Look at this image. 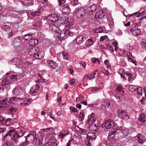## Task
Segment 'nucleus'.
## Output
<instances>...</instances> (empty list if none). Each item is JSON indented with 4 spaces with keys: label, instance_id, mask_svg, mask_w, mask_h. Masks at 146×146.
<instances>
[{
    "label": "nucleus",
    "instance_id": "nucleus-1",
    "mask_svg": "<svg viewBox=\"0 0 146 146\" xmlns=\"http://www.w3.org/2000/svg\"><path fill=\"white\" fill-rule=\"evenodd\" d=\"M73 21L70 17H68L64 21V24L65 27V29L61 30L60 32L57 33L58 35L63 36L64 35L71 36L74 33L70 31L67 29L70 28L73 25Z\"/></svg>",
    "mask_w": 146,
    "mask_h": 146
},
{
    "label": "nucleus",
    "instance_id": "nucleus-2",
    "mask_svg": "<svg viewBox=\"0 0 146 146\" xmlns=\"http://www.w3.org/2000/svg\"><path fill=\"white\" fill-rule=\"evenodd\" d=\"M24 133L21 131H16L14 129H12L9 130L5 135L4 138H5L8 136H11V141L15 143L17 142L18 139L23 137Z\"/></svg>",
    "mask_w": 146,
    "mask_h": 146
},
{
    "label": "nucleus",
    "instance_id": "nucleus-3",
    "mask_svg": "<svg viewBox=\"0 0 146 146\" xmlns=\"http://www.w3.org/2000/svg\"><path fill=\"white\" fill-rule=\"evenodd\" d=\"M34 133L29 134L28 135L25 137V141L30 145H32L33 142H35V136Z\"/></svg>",
    "mask_w": 146,
    "mask_h": 146
},
{
    "label": "nucleus",
    "instance_id": "nucleus-4",
    "mask_svg": "<svg viewBox=\"0 0 146 146\" xmlns=\"http://www.w3.org/2000/svg\"><path fill=\"white\" fill-rule=\"evenodd\" d=\"M96 136L94 133L91 132H88L87 133L86 139L85 140V142L87 141L88 143H90V142L92 141L93 140H95L96 138Z\"/></svg>",
    "mask_w": 146,
    "mask_h": 146
},
{
    "label": "nucleus",
    "instance_id": "nucleus-5",
    "mask_svg": "<svg viewBox=\"0 0 146 146\" xmlns=\"http://www.w3.org/2000/svg\"><path fill=\"white\" fill-rule=\"evenodd\" d=\"M87 38L86 35L83 34L78 36L76 40V43L79 44L82 43Z\"/></svg>",
    "mask_w": 146,
    "mask_h": 146
},
{
    "label": "nucleus",
    "instance_id": "nucleus-6",
    "mask_svg": "<svg viewBox=\"0 0 146 146\" xmlns=\"http://www.w3.org/2000/svg\"><path fill=\"white\" fill-rule=\"evenodd\" d=\"M114 122L111 119H108L105 121L104 123L105 127L107 129H110L113 127Z\"/></svg>",
    "mask_w": 146,
    "mask_h": 146
},
{
    "label": "nucleus",
    "instance_id": "nucleus-7",
    "mask_svg": "<svg viewBox=\"0 0 146 146\" xmlns=\"http://www.w3.org/2000/svg\"><path fill=\"white\" fill-rule=\"evenodd\" d=\"M23 92V90L21 87H16L13 89V94L14 95L19 96L22 94Z\"/></svg>",
    "mask_w": 146,
    "mask_h": 146
},
{
    "label": "nucleus",
    "instance_id": "nucleus-8",
    "mask_svg": "<svg viewBox=\"0 0 146 146\" xmlns=\"http://www.w3.org/2000/svg\"><path fill=\"white\" fill-rule=\"evenodd\" d=\"M110 105V103L109 101L107 100H103L101 103V108L103 110L105 111L107 108H108Z\"/></svg>",
    "mask_w": 146,
    "mask_h": 146
},
{
    "label": "nucleus",
    "instance_id": "nucleus-9",
    "mask_svg": "<svg viewBox=\"0 0 146 146\" xmlns=\"http://www.w3.org/2000/svg\"><path fill=\"white\" fill-rule=\"evenodd\" d=\"M46 18L47 20L52 22H54V23L57 22V20L58 19V17L56 15H50Z\"/></svg>",
    "mask_w": 146,
    "mask_h": 146
},
{
    "label": "nucleus",
    "instance_id": "nucleus-10",
    "mask_svg": "<svg viewBox=\"0 0 146 146\" xmlns=\"http://www.w3.org/2000/svg\"><path fill=\"white\" fill-rule=\"evenodd\" d=\"M47 65L50 68L53 69L57 68L58 65L57 64L55 61L51 60H47Z\"/></svg>",
    "mask_w": 146,
    "mask_h": 146
},
{
    "label": "nucleus",
    "instance_id": "nucleus-11",
    "mask_svg": "<svg viewBox=\"0 0 146 146\" xmlns=\"http://www.w3.org/2000/svg\"><path fill=\"white\" fill-rule=\"evenodd\" d=\"M39 51V48L37 47L32 46L28 51V53L30 55H33L35 54L37 51Z\"/></svg>",
    "mask_w": 146,
    "mask_h": 146
},
{
    "label": "nucleus",
    "instance_id": "nucleus-12",
    "mask_svg": "<svg viewBox=\"0 0 146 146\" xmlns=\"http://www.w3.org/2000/svg\"><path fill=\"white\" fill-rule=\"evenodd\" d=\"M104 16V13L102 10H98L95 15V17L96 19L102 18Z\"/></svg>",
    "mask_w": 146,
    "mask_h": 146
},
{
    "label": "nucleus",
    "instance_id": "nucleus-13",
    "mask_svg": "<svg viewBox=\"0 0 146 146\" xmlns=\"http://www.w3.org/2000/svg\"><path fill=\"white\" fill-rule=\"evenodd\" d=\"M94 114L93 113H92L91 115H89L88 117L89 119L88 120V123L90 125H92L93 126L96 127L95 124H94L95 121V119L94 117Z\"/></svg>",
    "mask_w": 146,
    "mask_h": 146
},
{
    "label": "nucleus",
    "instance_id": "nucleus-14",
    "mask_svg": "<svg viewBox=\"0 0 146 146\" xmlns=\"http://www.w3.org/2000/svg\"><path fill=\"white\" fill-rule=\"evenodd\" d=\"M130 31L131 33L134 36L139 35L141 32L140 29L136 28L131 29Z\"/></svg>",
    "mask_w": 146,
    "mask_h": 146
},
{
    "label": "nucleus",
    "instance_id": "nucleus-15",
    "mask_svg": "<svg viewBox=\"0 0 146 146\" xmlns=\"http://www.w3.org/2000/svg\"><path fill=\"white\" fill-rule=\"evenodd\" d=\"M145 115L143 114H141L140 115L138 118V121L137 122L138 125H141L144 123L145 121Z\"/></svg>",
    "mask_w": 146,
    "mask_h": 146
},
{
    "label": "nucleus",
    "instance_id": "nucleus-16",
    "mask_svg": "<svg viewBox=\"0 0 146 146\" xmlns=\"http://www.w3.org/2000/svg\"><path fill=\"white\" fill-rule=\"evenodd\" d=\"M11 119L10 118H8L5 120L4 119L0 117V125H3L4 123L6 125H9L11 124L10 121Z\"/></svg>",
    "mask_w": 146,
    "mask_h": 146
},
{
    "label": "nucleus",
    "instance_id": "nucleus-17",
    "mask_svg": "<svg viewBox=\"0 0 146 146\" xmlns=\"http://www.w3.org/2000/svg\"><path fill=\"white\" fill-rule=\"evenodd\" d=\"M74 128L76 131H78L80 134L82 135L86 134L87 132L86 130L80 127L78 125H76L75 126Z\"/></svg>",
    "mask_w": 146,
    "mask_h": 146
},
{
    "label": "nucleus",
    "instance_id": "nucleus-18",
    "mask_svg": "<svg viewBox=\"0 0 146 146\" xmlns=\"http://www.w3.org/2000/svg\"><path fill=\"white\" fill-rule=\"evenodd\" d=\"M39 86L38 84L33 86L31 89L30 92L31 93H35L37 92L39 89Z\"/></svg>",
    "mask_w": 146,
    "mask_h": 146
},
{
    "label": "nucleus",
    "instance_id": "nucleus-19",
    "mask_svg": "<svg viewBox=\"0 0 146 146\" xmlns=\"http://www.w3.org/2000/svg\"><path fill=\"white\" fill-rule=\"evenodd\" d=\"M128 130L127 129H126L123 131V132H122L123 137L127 139H131V137L130 134L128 133Z\"/></svg>",
    "mask_w": 146,
    "mask_h": 146
},
{
    "label": "nucleus",
    "instance_id": "nucleus-20",
    "mask_svg": "<svg viewBox=\"0 0 146 146\" xmlns=\"http://www.w3.org/2000/svg\"><path fill=\"white\" fill-rule=\"evenodd\" d=\"M43 140V138L42 137H38V139L36 137L35 139V142H34L36 146H39L42 144Z\"/></svg>",
    "mask_w": 146,
    "mask_h": 146
},
{
    "label": "nucleus",
    "instance_id": "nucleus-21",
    "mask_svg": "<svg viewBox=\"0 0 146 146\" xmlns=\"http://www.w3.org/2000/svg\"><path fill=\"white\" fill-rule=\"evenodd\" d=\"M13 44L15 47H19L21 45L20 39L19 37L15 38L13 41Z\"/></svg>",
    "mask_w": 146,
    "mask_h": 146
},
{
    "label": "nucleus",
    "instance_id": "nucleus-22",
    "mask_svg": "<svg viewBox=\"0 0 146 146\" xmlns=\"http://www.w3.org/2000/svg\"><path fill=\"white\" fill-rule=\"evenodd\" d=\"M137 141L141 144L145 141L144 137L141 134H138L137 136Z\"/></svg>",
    "mask_w": 146,
    "mask_h": 146
},
{
    "label": "nucleus",
    "instance_id": "nucleus-23",
    "mask_svg": "<svg viewBox=\"0 0 146 146\" xmlns=\"http://www.w3.org/2000/svg\"><path fill=\"white\" fill-rule=\"evenodd\" d=\"M49 29L52 31L56 32L59 29L54 24L50 23L49 25Z\"/></svg>",
    "mask_w": 146,
    "mask_h": 146
},
{
    "label": "nucleus",
    "instance_id": "nucleus-24",
    "mask_svg": "<svg viewBox=\"0 0 146 146\" xmlns=\"http://www.w3.org/2000/svg\"><path fill=\"white\" fill-rule=\"evenodd\" d=\"M43 52H38V51H37L34 55V57L36 59H41L43 57Z\"/></svg>",
    "mask_w": 146,
    "mask_h": 146
},
{
    "label": "nucleus",
    "instance_id": "nucleus-25",
    "mask_svg": "<svg viewBox=\"0 0 146 146\" xmlns=\"http://www.w3.org/2000/svg\"><path fill=\"white\" fill-rule=\"evenodd\" d=\"M11 63L13 65H15L17 67L20 64V61L19 59L15 58L11 60Z\"/></svg>",
    "mask_w": 146,
    "mask_h": 146
},
{
    "label": "nucleus",
    "instance_id": "nucleus-26",
    "mask_svg": "<svg viewBox=\"0 0 146 146\" xmlns=\"http://www.w3.org/2000/svg\"><path fill=\"white\" fill-rule=\"evenodd\" d=\"M29 43L30 45L33 46L38 44V40L37 39H31L29 40Z\"/></svg>",
    "mask_w": 146,
    "mask_h": 146
},
{
    "label": "nucleus",
    "instance_id": "nucleus-27",
    "mask_svg": "<svg viewBox=\"0 0 146 146\" xmlns=\"http://www.w3.org/2000/svg\"><path fill=\"white\" fill-rule=\"evenodd\" d=\"M123 86L121 85H118L116 87V90L117 92V93H121L120 94L121 95L123 94L124 93V91L123 90Z\"/></svg>",
    "mask_w": 146,
    "mask_h": 146
},
{
    "label": "nucleus",
    "instance_id": "nucleus-28",
    "mask_svg": "<svg viewBox=\"0 0 146 146\" xmlns=\"http://www.w3.org/2000/svg\"><path fill=\"white\" fill-rule=\"evenodd\" d=\"M125 114L124 111L119 110L118 111V116L120 118L123 119Z\"/></svg>",
    "mask_w": 146,
    "mask_h": 146
},
{
    "label": "nucleus",
    "instance_id": "nucleus-29",
    "mask_svg": "<svg viewBox=\"0 0 146 146\" xmlns=\"http://www.w3.org/2000/svg\"><path fill=\"white\" fill-rule=\"evenodd\" d=\"M78 11L81 14H84V17L86 13V11L85 8L83 7H80L78 10Z\"/></svg>",
    "mask_w": 146,
    "mask_h": 146
},
{
    "label": "nucleus",
    "instance_id": "nucleus-30",
    "mask_svg": "<svg viewBox=\"0 0 146 146\" xmlns=\"http://www.w3.org/2000/svg\"><path fill=\"white\" fill-rule=\"evenodd\" d=\"M10 82L8 80L4 77L2 78V84L4 86H5L7 84H9Z\"/></svg>",
    "mask_w": 146,
    "mask_h": 146
},
{
    "label": "nucleus",
    "instance_id": "nucleus-31",
    "mask_svg": "<svg viewBox=\"0 0 146 146\" xmlns=\"http://www.w3.org/2000/svg\"><path fill=\"white\" fill-rule=\"evenodd\" d=\"M94 43L92 39H89L86 41L85 44L86 46H89L92 45Z\"/></svg>",
    "mask_w": 146,
    "mask_h": 146
},
{
    "label": "nucleus",
    "instance_id": "nucleus-32",
    "mask_svg": "<svg viewBox=\"0 0 146 146\" xmlns=\"http://www.w3.org/2000/svg\"><path fill=\"white\" fill-rule=\"evenodd\" d=\"M9 99V100H8V102L9 103L12 102L13 101H19V100L21 99L20 98L15 97L11 98Z\"/></svg>",
    "mask_w": 146,
    "mask_h": 146
},
{
    "label": "nucleus",
    "instance_id": "nucleus-33",
    "mask_svg": "<svg viewBox=\"0 0 146 146\" xmlns=\"http://www.w3.org/2000/svg\"><path fill=\"white\" fill-rule=\"evenodd\" d=\"M143 12H142L141 13H139V12H135L134 13H133L132 14H129V15H128L129 17H132L133 16H136V17H139L140 16H141V15L143 14Z\"/></svg>",
    "mask_w": 146,
    "mask_h": 146
},
{
    "label": "nucleus",
    "instance_id": "nucleus-34",
    "mask_svg": "<svg viewBox=\"0 0 146 146\" xmlns=\"http://www.w3.org/2000/svg\"><path fill=\"white\" fill-rule=\"evenodd\" d=\"M63 10L66 13H69L70 12V7L67 4H66L64 5V8L63 9Z\"/></svg>",
    "mask_w": 146,
    "mask_h": 146
},
{
    "label": "nucleus",
    "instance_id": "nucleus-35",
    "mask_svg": "<svg viewBox=\"0 0 146 146\" xmlns=\"http://www.w3.org/2000/svg\"><path fill=\"white\" fill-rule=\"evenodd\" d=\"M103 29L101 27H98L94 30V32L97 33H101L103 32Z\"/></svg>",
    "mask_w": 146,
    "mask_h": 146
},
{
    "label": "nucleus",
    "instance_id": "nucleus-36",
    "mask_svg": "<svg viewBox=\"0 0 146 146\" xmlns=\"http://www.w3.org/2000/svg\"><path fill=\"white\" fill-rule=\"evenodd\" d=\"M40 12H38L37 11H36L34 12L31 13L30 14L31 16L34 17H35L37 16H38L40 15Z\"/></svg>",
    "mask_w": 146,
    "mask_h": 146
},
{
    "label": "nucleus",
    "instance_id": "nucleus-37",
    "mask_svg": "<svg viewBox=\"0 0 146 146\" xmlns=\"http://www.w3.org/2000/svg\"><path fill=\"white\" fill-rule=\"evenodd\" d=\"M137 87L134 85H130L129 86V90L131 92H134L137 89Z\"/></svg>",
    "mask_w": 146,
    "mask_h": 146
},
{
    "label": "nucleus",
    "instance_id": "nucleus-38",
    "mask_svg": "<svg viewBox=\"0 0 146 146\" xmlns=\"http://www.w3.org/2000/svg\"><path fill=\"white\" fill-rule=\"evenodd\" d=\"M24 37L23 38L25 40H27L29 38H31L32 37V34L30 33H28L24 36Z\"/></svg>",
    "mask_w": 146,
    "mask_h": 146
},
{
    "label": "nucleus",
    "instance_id": "nucleus-39",
    "mask_svg": "<svg viewBox=\"0 0 146 146\" xmlns=\"http://www.w3.org/2000/svg\"><path fill=\"white\" fill-rule=\"evenodd\" d=\"M2 28L6 31H9L11 29V27L9 26L6 25H4L2 27Z\"/></svg>",
    "mask_w": 146,
    "mask_h": 146
},
{
    "label": "nucleus",
    "instance_id": "nucleus-40",
    "mask_svg": "<svg viewBox=\"0 0 146 146\" xmlns=\"http://www.w3.org/2000/svg\"><path fill=\"white\" fill-rule=\"evenodd\" d=\"M62 55L64 59L67 60H68L69 58V56L68 54L66 52H63L62 53Z\"/></svg>",
    "mask_w": 146,
    "mask_h": 146
},
{
    "label": "nucleus",
    "instance_id": "nucleus-41",
    "mask_svg": "<svg viewBox=\"0 0 146 146\" xmlns=\"http://www.w3.org/2000/svg\"><path fill=\"white\" fill-rule=\"evenodd\" d=\"M46 146H58V145L56 143L51 142L46 144Z\"/></svg>",
    "mask_w": 146,
    "mask_h": 146
},
{
    "label": "nucleus",
    "instance_id": "nucleus-42",
    "mask_svg": "<svg viewBox=\"0 0 146 146\" xmlns=\"http://www.w3.org/2000/svg\"><path fill=\"white\" fill-rule=\"evenodd\" d=\"M114 130H115V132L117 133L119 132H121L122 133V132H123V131H121L122 130V128L121 127H118L116 129H115Z\"/></svg>",
    "mask_w": 146,
    "mask_h": 146
},
{
    "label": "nucleus",
    "instance_id": "nucleus-43",
    "mask_svg": "<svg viewBox=\"0 0 146 146\" xmlns=\"http://www.w3.org/2000/svg\"><path fill=\"white\" fill-rule=\"evenodd\" d=\"M9 111L11 114H13L14 113L17 111V109L13 107H12L9 109Z\"/></svg>",
    "mask_w": 146,
    "mask_h": 146
},
{
    "label": "nucleus",
    "instance_id": "nucleus-44",
    "mask_svg": "<svg viewBox=\"0 0 146 146\" xmlns=\"http://www.w3.org/2000/svg\"><path fill=\"white\" fill-rule=\"evenodd\" d=\"M84 114L82 113H80L79 115V120L82 121L84 119Z\"/></svg>",
    "mask_w": 146,
    "mask_h": 146
},
{
    "label": "nucleus",
    "instance_id": "nucleus-45",
    "mask_svg": "<svg viewBox=\"0 0 146 146\" xmlns=\"http://www.w3.org/2000/svg\"><path fill=\"white\" fill-rule=\"evenodd\" d=\"M76 14L77 17L79 19L83 18L84 17V14H81L78 11H77Z\"/></svg>",
    "mask_w": 146,
    "mask_h": 146
},
{
    "label": "nucleus",
    "instance_id": "nucleus-46",
    "mask_svg": "<svg viewBox=\"0 0 146 146\" xmlns=\"http://www.w3.org/2000/svg\"><path fill=\"white\" fill-rule=\"evenodd\" d=\"M137 94L139 95H141L142 94V90L141 87H137Z\"/></svg>",
    "mask_w": 146,
    "mask_h": 146
},
{
    "label": "nucleus",
    "instance_id": "nucleus-47",
    "mask_svg": "<svg viewBox=\"0 0 146 146\" xmlns=\"http://www.w3.org/2000/svg\"><path fill=\"white\" fill-rule=\"evenodd\" d=\"M96 9V6L95 5H92L90 9L89 10L90 11L92 12L95 11Z\"/></svg>",
    "mask_w": 146,
    "mask_h": 146
},
{
    "label": "nucleus",
    "instance_id": "nucleus-48",
    "mask_svg": "<svg viewBox=\"0 0 146 146\" xmlns=\"http://www.w3.org/2000/svg\"><path fill=\"white\" fill-rule=\"evenodd\" d=\"M91 60L93 63H96L98 64H99L100 62V61L98 60V59L96 58H94L93 59H92Z\"/></svg>",
    "mask_w": 146,
    "mask_h": 146
},
{
    "label": "nucleus",
    "instance_id": "nucleus-49",
    "mask_svg": "<svg viewBox=\"0 0 146 146\" xmlns=\"http://www.w3.org/2000/svg\"><path fill=\"white\" fill-rule=\"evenodd\" d=\"M7 100V99L5 98L3 100L0 101V104L1 105L5 104H6Z\"/></svg>",
    "mask_w": 146,
    "mask_h": 146
},
{
    "label": "nucleus",
    "instance_id": "nucleus-50",
    "mask_svg": "<svg viewBox=\"0 0 146 146\" xmlns=\"http://www.w3.org/2000/svg\"><path fill=\"white\" fill-rule=\"evenodd\" d=\"M128 59L129 61L133 63V64H135V66H136V61L135 60H133V59L131 57L129 56L128 58Z\"/></svg>",
    "mask_w": 146,
    "mask_h": 146
},
{
    "label": "nucleus",
    "instance_id": "nucleus-51",
    "mask_svg": "<svg viewBox=\"0 0 146 146\" xmlns=\"http://www.w3.org/2000/svg\"><path fill=\"white\" fill-rule=\"evenodd\" d=\"M19 146H32V145L29 144L27 142L25 141L24 142L21 143Z\"/></svg>",
    "mask_w": 146,
    "mask_h": 146
},
{
    "label": "nucleus",
    "instance_id": "nucleus-52",
    "mask_svg": "<svg viewBox=\"0 0 146 146\" xmlns=\"http://www.w3.org/2000/svg\"><path fill=\"white\" fill-rule=\"evenodd\" d=\"M43 130L44 132H47L52 131L53 130V129H52V128L51 127H49L46 129H43Z\"/></svg>",
    "mask_w": 146,
    "mask_h": 146
},
{
    "label": "nucleus",
    "instance_id": "nucleus-53",
    "mask_svg": "<svg viewBox=\"0 0 146 146\" xmlns=\"http://www.w3.org/2000/svg\"><path fill=\"white\" fill-rule=\"evenodd\" d=\"M141 47L146 50V42L144 41H143L141 42Z\"/></svg>",
    "mask_w": 146,
    "mask_h": 146
},
{
    "label": "nucleus",
    "instance_id": "nucleus-54",
    "mask_svg": "<svg viewBox=\"0 0 146 146\" xmlns=\"http://www.w3.org/2000/svg\"><path fill=\"white\" fill-rule=\"evenodd\" d=\"M71 3L73 6H76L79 3L78 0H73V1H72Z\"/></svg>",
    "mask_w": 146,
    "mask_h": 146
},
{
    "label": "nucleus",
    "instance_id": "nucleus-55",
    "mask_svg": "<svg viewBox=\"0 0 146 146\" xmlns=\"http://www.w3.org/2000/svg\"><path fill=\"white\" fill-rule=\"evenodd\" d=\"M106 46L108 49L110 50L112 52H114L113 49L111 46H110L108 44H106Z\"/></svg>",
    "mask_w": 146,
    "mask_h": 146
},
{
    "label": "nucleus",
    "instance_id": "nucleus-56",
    "mask_svg": "<svg viewBox=\"0 0 146 146\" xmlns=\"http://www.w3.org/2000/svg\"><path fill=\"white\" fill-rule=\"evenodd\" d=\"M96 73L95 72H93L91 74L89 78V79L90 80H91L92 79H94L96 75Z\"/></svg>",
    "mask_w": 146,
    "mask_h": 146
},
{
    "label": "nucleus",
    "instance_id": "nucleus-57",
    "mask_svg": "<svg viewBox=\"0 0 146 146\" xmlns=\"http://www.w3.org/2000/svg\"><path fill=\"white\" fill-rule=\"evenodd\" d=\"M115 133H116L115 130H114V129H112L111 131L109 132L108 135L109 136H110L112 135H114L115 134Z\"/></svg>",
    "mask_w": 146,
    "mask_h": 146
},
{
    "label": "nucleus",
    "instance_id": "nucleus-58",
    "mask_svg": "<svg viewBox=\"0 0 146 146\" xmlns=\"http://www.w3.org/2000/svg\"><path fill=\"white\" fill-rule=\"evenodd\" d=\"M70 112L71 113L76 112L77 111V109L73 107H70Z\"/></svg>",
    "mask_w": 146,
    "mask_h": 146
},
{
    "label": "nucleus",
    "instance_id": "nucleus-59",
    "mask_svg": "<svg viewBox=\"0 0 146 146\" xmlns=\"http://www.w3.org/2000/svg\"><path fill=\"white\" fill-rule=\"evenodd\" d=\"M66 0H58V2L59 3L58 5H59L64 4L65 3Z\"/></svg>",
    "mask_w": 146,
    "mask_h": 146
},
{
    "label": "nucleus",
    "instance_id": "nucleus-60",
    "mask_svg": "<svg viewBox=\"0 0 146 146\" xmlns=\"http://www.w3.org/2000/svg\"><path fill=\"white\" fill-rule=\"evenodd\" d=\"M74 140L73 139L70 140L67 143L66 146H70L71 144L73 143Z\"/></svg>",
    "mask_w": 146,
    "mask_h": 146
},
{
    "label": "nucleus",
    "instance_id": "nucleus-61",
    "mask_svg": "<svg viewBox=\"0 0 146 146\" xmlns=\"http://www.w3.org/2000/svg\"><path fill=\"white\" fill-rule=\"evenodd\" d=\"M34 25L36 27H40L41 25V23L40 21H38L34 24Z\"/></svg>",
    "mask_w": 146,
    "mask_h": 146
},
{
    "label": "nucleus",
    "instance_id": "nucleus-62",
    "mask_svg": "<svg viewBox=\"0 0 146 146\" xmlns=\"http://www.w3.org/2000/svg\"><path fill=\"white\" fill-rule=\"evenodd\" d=\"M6 144L7 146H14L13 144L11 141H7Z\"/></svg>",
    "mask_w": 146,
    "mask_h": 146
},
{
    "label": "nucleus",
    "instance_id": "nucleus-63",
    "mask_svg": "<svg viewBox=\"0 0 146 146\" xmlns=\"http://www.w3.org/2000/svg\"><path fill=\"white\" fill-rule=\"evenodd\" d=\"M8 38H9L13 36V31H11L10 32H9L8 33Z\"/></svg>",
    "mask_w": 146,
    "mask_h": 146
},
{
    "label": "nucleus",
    "instance_id": "nucleus-64",
    "mask_svg": "<svg viewBox=\"0 0 146 146\" xmlns=\"http://www.w3.org/2000/svg\"><path fill=\"white\" fill-rule=\"evenodd\" d=\"M102 72L105 75H106L107 76L109 74V72L107 71H106L105 70H103L102 71Z\"/></svg>",
    "mask_w": 146,
    "mask_h": 146
}]
</instances>
